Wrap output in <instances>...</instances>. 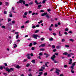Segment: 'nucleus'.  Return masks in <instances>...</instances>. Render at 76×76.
<instances>
[{"label": "nucleus", "mask_w": 76, "mask_h": 76, "mask_svg": "<svg viewBox=\"0 0 76 76\" xmlns=\"http://www.w3.org/2000/svg\"><path fill=\"white\" fill-rule=\"evenodd\" d=\"M22 3L23 4H25L26 2H25V1L23 0H20L18 2H17V4Z\"/></svg>", "instance_id": "nucleus-1"}, {"label": "nucleus", "mask_w": 76, "mask_h": 76, "mask_svg": "<svg viewBox=\"0 0 76 76\" xmlns=\"http://www.w3.org/2000/svg\"><path fill=\"white\" fill-rule=\"evenodd\" d=\"M56 73H57V75H58L60 74L59 72H60V69H58L57 68L56 69Z\"/></svg>", "instance_id": "nucleus-2"}, {"label": "nucleus", "mask_w": 76, "mask_h": 76, "mask_svg": "<svg viewBox=\"0 0 76 76\" xmlns=\"http://www.w3.org/2000/svg\"><path fill=\"white\" fill-rule=\"evenodd\" d=\"M32 37L34 39H37V38H37V37H38V35L37 34H34L32 36Z\"/></svg>", "instance_id": "nucleus-3"}, {"label": "nucleus", "mask_w": 76, "mask_h": 76, "mask_svg": "<svg viewBox=\"0 0 76 76\" xmlns=\"http://www.w3.org/2000/svg\"><path fill=\"white\" fill-rule=\"evenodd\" d=\"M55 57H56V56L55 55H53V56L51 58V59L53 60V61H54V58H55Z\"/></svg>", "instance_id": "nucleus-4"}, {"label": "nucleus", "mask_w": 76, "mask_h": 76, "mask_svg": "<svg viewBox=\"0 0 76 76\" xmlns=\"http://www.w3.org/2000/svg\"><path fill=\"white\" fill-rule=\"evenodd\" d=\"M15 68L17 69H20V66L18 65H17L15 66Z\"/></svg>", "instance_id": "nucleus-5"}, {"label": "nucleus", "mask_w": 76, "mask_h": 76, "mask_svg": "<svg viewBox=\"0 0 76 76\" xmlns=\"http://www.w3.org/2000/svg\"><path fill=\"white\" fill-rule=\"evenodd\" d=\"M47 14V12H45L44 13L42 14L41 16H45V15H46Z\"/></svg>", "instance_id": "nucleus-6"}, {"label": "nucleus", "mask_w": 76, "mask_h": 76, "mask_svg": "<svg viewBox=\"0 0 76 76\" xmlns=\"http://www.w3.org/2000/svg\"><path fill=\"white\" fill-rule=\"evenodd\" d=\"M72 63V59H69V64H71Z\"/></svg>", "instance_id": "nucleus-7"}, {"label": "nucleus", "mask_w": 76, "mask_h": 76, "mask_svg": "<svg viewBox=\"0 0 76 76\" xmlns=\"http://www.w3.org/2000/svg\"><path fill=\"white\" fill-rule=\"evenodd\" d=\"M3 68L4 69H5L6 68L5 67V66H1L0 67V69H1V70H2V69H3Z\"/></svg>", "instance_id": "nucleus-8"}, {"label": "nucleus", "mask_w": 76, "mask_h": 76, "mask_svg": "<svg viewBox=\"0 0 76 76\" xmlns=\"http://www.w3.org/2000/svg\"><path fill=\"white\" fill-rule=\"evenodd\" d=\"M6 71L8 72H10V69H9V68H6Z\"/></svg>", "instance_id": "nucleus-9"}, {"label": "nucleus", "mask_w": 76, "mask_h": 76, "mask_svg": "<svg viewBox=\"0 0 76 76\" xmlns=\"http://www.w3.org/2000/svg\"><path fill=\"white\" fill-rule=\"evenodd\" d=\"M13 46L14 48H16V47H18V45H16V44H14L13 45Z\"/></svg>", "instance_id": "nucleus-10"}, {"label": "nucleus", "mask_w": 76, "mask_h": 76, "mask_svg": "<svg viewBox=\"0 0 76 76\" xmlns=\"http://www.w3.org/2000/svg\"><path fill=\"white\" fill-rule=\"evenodd\" d=\"M28 4L29 5H32L34 4V2H33V1H32L30 3H29Z\"/></svg>", "instance_id": "nucleus-11"}, {"label": "nucleus", "mask_w": 76, "mask_h": 76, "mask_svg": "<svg viewBox=\"0 0 76 76\" xmlns=\"http://www.w3.org/2000/svg\"><path fill=\"white\" fill-rule=\"evenodd\" d=\"M49 39L50 40V41H54V39L52 37H51V38H50Z\"/></svg>", "instance_id": "nucleus-12"}, {"label": "nucleus", "mask_w": 76, "mask_h": 76, "mask_svg": "<svg viewBox=\"0 0 76 76\" xmlns=\"http://www.w3.org/2000/svg\"><path fill=\"white\" fill-rule=\"evenodd\" d=\"M59 36H60V37L62 36V34H61V33L60 32V31L59 32Z\"/></svg>", "instance_id": "nucleus-13"}, {"label": "nucleus", "mask_w": 76, "mask_h": 76, "mask_svg": "<svg viewBox=\"0 0 76 76\" xmlns=\"http://www.w3.org/2000/svg\"><path fill=\"white\" fill-rule=\"evenodd\" d=\"M41 6H42V5H39L38 6V9H40V7H41Z\"/></svg>", "instance_id": "nucleus-14"}, {"label": "nucleus", "mask_w": 76, "mask_h": 76, "mask_svg": "<svg viewBox=\"0 0 76 76\" xmlns=\"http://www.w3.org/2000/svg\"><path fill=\"white\" fill-rule=\"evenodd\" d=\"M49 31H51L53 30L51 27H50L49 28Z\"/></svg>", "instance_id": "nucleus-15"}, {"label": "nucleus", "mask_w": 76, "mask_h": 76, "mask_svg": "<svg viewBox=\"0 0 76 76\" xmlns=\"http://www.w3.org/2000/svg\"><path fill=\"white\" fill-rule=\"evenodd\" d=\"M10 72H11V71H13V70H14V69L13 68H11L10 69Z\"/></svg>", "instance_id": "nucleus-16"}, {"label": "nucleus", "mask_w": 76, "mask_h": 76, "mask_svg": "<svg viewBox=\"0 0 76 76\" xmlns=\"http://www.w3.org/2000/svg\"><path fill=\"white\" fill-rule=\"evenodd\" d=\"M49 63L48 62H47L46 63H45L46 67H48V66L47 65V64H48Z\"/></svg>", "instance_id": "nucleus-17"}, {"label": "nucleus", "mask_w": 76, "mask_h": 76, "mask_svg": "<svg viewBox=\"0 0 76 76\" xmlns=\"http://www.w3.org/2000/svg\"><path fill=\"white\" fill-rule=\"evenodd\" d=\"M44 39H45V38L44 37H42V38H41V41H44Z\"/></svg>", "instance_id": "nucleus-18"}, {"label": "nucleus", "mask_w": 76, "mask_h": 76, "mask_svg": "<svg viewBox=\"0 0 76 76\" xmlns=\"http://www.w3.org/2000/svg\"><path fill=\"white\" fill-rule=\"evenodd\" d=\"M76 62H74L72 64V66H73L74 67L75 66V64H76Z\"/></svg>", "instance_id": "nucleus-19"}, {"label": "nucleus", "mask_w": 76, "mask_h": 76, "mask_svg": "<svg viewBox=\"0 0 76 76\" xmlns=\"http://www.w3.org/2000/svg\"><path fill=\"white\" fill-rule=\"evenodd\" d=\"M46 17H47V18H48V19H50V16H49L48 15V14H47L46 15Z\"/></svg>", "instance_id": "nucleus-20"}, {"label": "nucleus", "mask_w": 76, "mask_h": 76, "mask_svg": "<svg viewBox=\"0 0 76 76\" xmlns=\"http://www.w3.org/2000/svg\"><path fill=\"white\" fill-rule=\"evenodd\" d=\"M71 72L72 73H75V71H74L73 69H71Z\"/></svg>", "instance_id": "nucleus-21"}, {"label": "nucleus", "mask_w": 76, "mask_h": 76, "mask_svg": "<svg viewBox=\"0 0 76 76\" xmlns=\"http://www.w3.org/2000/svg\"><path fill=\"white\" fill-rule=\"evenodd\" d=\"M70 41H72V42H73L74 41V40L72 39H69Z\"/></svg>", "instance_id": "nucleus-22"}, {"label": "nucleus", "mask_w": 76, "mask_h": 76, "mask_svg": "<svg viewBox=\"0 0 76 76\" xmlns=\"http://www.w3.org/2000/svg\"><path fill=\"white\" fill-rule=\"evenodd\" d=\"M67 54H68V53L67 52H65L63 53V55H67Z\"/></svg>", "instance_id": "nucleus-23"}, {"label": "nucleus", "mask_w": 76, "mask_h": 76, "mask_svg": "<svg viewBox=\"0 0 76 76\" xmlns=\"http://www.w3.org/2000/svg\"><path fill=\"white\" fill-rule=\"evenodd\" d=\"M31 62L33 63H35V60H32Z\"/></svg>", "instance_id": "nucleus-24"}, {"label": "nucleus", "mask_w": 76, "mask_h": 76, "mask_svg": "<svg viewBox=\"0 0 76 76\" xmlns=\"http://www.w3.org/2000/svg\"><path fill=\"white\" fill-rule=\"evenodd\" d=\"M31 28H33V29H34V28H36V26H32Z\"/></svg>", "instance_id": "nucleus-25"}, {"label": "nucleus", "mask_w": 76, "mask_h": 76, "mask_svg": "<svg viewBox=\"0 0 76 76\" xmlns=\"http://www.w3.org/2000/svg\"><path fill=\"white\" fill-rule=\"evenodd\" d=\"M35 3L37 4H38V3L37 0H35Z\"/></svg>", "instance_id": "nucleus-26"}, {"label": "nucleus", "mask_w": 76, "mask_h": 76, "mask_svg": "<svg viewBox=\"0 0 76 76\" xmlns=\"http://www.w3.org/2000/svg\"><path fill=\"white\" fill-rule=\"evenodd\" d=\"M24 15H25V16H26L27 15H28V12H25L24 14Z\"/></svg>", "instance_id": "nucleus-27"}, {"label": "nucleus", "mask_w": 76, "mask_h": 76, "mask_svg": "<svg viewBox=\"0 0 76 76\" xmlns=\"http://www.w3.org/2000/svg\"><path fill=\"white\" fill-rule=\"evenodd\" d=\"M47 73L45 72V73H44V76H47Z\"/></svg>", "instance_id": "nucleus-28"}, {"label": "nucleus", "mask_w": 76, "mask_h": 76, "mask_svg": "<svg viewBox=\"0 0 76 76\" xmlns=\"http://www.w3.org/2000/svg\"><path fill=\"white\" fill-rule=\"evenodd\" d=\"M45 46V44H42L41 45V47H44V46Z\"/></svg>", "instance_id": "nucleus-29"}, {"label": "nucleus", "mask_w": 76, "mask_h": 76, "mask_svg": "<svg viewBox=\"0 0 76 76\" xmlns=\"http://www.w3.org/2000/svg\"><path fill=\"white\" fill-rule=\"evenodd\" d=\"M38 32H39V30H36V31H35V32H35V33H37Z\"/></svg>", "instance_id": "nucleus-30"}, {"label": "nucleus", "mask_w": 76, "mask_h": 76, "mask_svg": "<svg viewBox=\"0 0 76 76\" xmlns=\"http://www.w3.org/2000/svg\"><path fill=\"white\" fill-rule=\"evenodd\" d=\"M32 45V43H31L30 44L28 45V46H29V47H31V46Z\"/></svg>", "instance_id": "nucleus-31"}, {"label": "nucleus", "mask_w": 76, "mask_h": 76, "mask_svg": "<svg viewBox=\"0 0 76 76\" xmlns=\"http://www.w3.org/2000/svg\"><path fill=\"white\" fill-rule=\"evenodd\" d=\"M9 3H8L7 2H6V4L7 6H8V5H9Z\"/></svg>", "instance_id": "nucleus-32"}, {"label": "nucleus", "mask_w": 76, "mask_h": 76, "mask_svg": "<svg viewBox=\"0 0 76 76\" xmlns=\"http://www.w3.org/2000/svg\"><path fill=\"white\" fill-rule=\"evenodd\" d=\"M12 24H14L15 23V21L13 20L12 21Z\"/></svg>", "instance_id": "nucleus-33"}, {"label": "nucleus", "mask_w": 76, "mask_h": 76, "mask_svg": "<svg viewBox=\"0 0 76 76\" xmlns=\"http://www.w3.org/2000/svg\"><path fill=\"white\" fill-rule=\"evenodd\" d=\"M19 38V34H18L16 36V39H18Z\"/></svg>", "instance_id": "nucleus-34"}, {"label": "nucleus", "mask_w": 76, "mask_h": 76, "mask_svg": "<svg viewBox=\"0 0 76 76\" xmlns=\"http://www.w3.org/2000/svg\"><path fill=\"white\" fill-rule=\"evenodd\" d=\"M3 75H4L5 76H7V74L6 73H3Z\"/></svg>", "instance_id": "nucleus-35"}, {"label": "nucleus", "mask_w": 76, "mask_h": 76, "mask_svg": "<svg viewBox=\"0 0 76 76\" xmlns=\"http://www.w3.org/2000/svg\"><path fill=\"white\" fill-rule=\"evenodd\" d=\"M45 1H46V0H43L42 1V3H45Z\"/></svg>", "instance_id": "nucleus-36"}, {"label": "nucleus", "mask_w": 76, "mask_h": 76, "mask_svg": "<svg viewBox=\"0 0 76 76\" xmlns=\"http://www.w3.org/2000/svg\"><path fill=\"white\" fill-rule=\"evenodd\" d=\"M29 22V20H27L26 22V23H28Z\"/></svg>", "instance_id": "nucleus-37"}, {"label": "nucleus", "mask_w": 76, "mask_h": 76, "mask_svg": "<svg viewBox=\"0 0 76 76\" xmlns=\"http://www.w3.org/2000/svg\"><path fill=\"white\" fill-rule=\"evenodd\" d=\"M71 69H74V66H71L70 67Z\"/></svg>", "instance_id": "nucleus-38"}, {"label": "nucleus", "mask_w": 76, "mask_h": 76, "mask_svg": "<svg viewBox=\"0 0 76 76\" xmlns=\"http://www.w3.org/2000/svg\"><path fill=\"white\" fill-rule=\"evenodd\" d=\"M37 58H39V59H40V60H41V58L40 56H38Z\"/></svg>", "instance_id": "nucleus-39"}, {"label": "nucleus", "mask_w": 76, "mask_h": 76, "mask_svg": "<svg viewBox=\"0 0 76 76\" xmlns=\"http://www.w3.org/2000/svg\"><path fill=\"white\" fill-rule=\"evenodd\" d=\"M47 11L49 12H50V11H51V9H48Z\"/></svg>", "instance_id": "nucleus-40"}, {"label": "nucleus", "mask_w": 76, "mask_h": 76, "mask_svg": "<svg viewBox=\"0 0 76 76\" xmlns=\"http://www.w3.org/2000/svg\"><path fill=\"white\" fill-rule=\"evenodd\" d=\"M52 48H55L56 47H55V46H54V45H53L52 46Z\"/></svg>", "instance_id": "nucleus-41"}, {"label": "nucleus", "mask_w": 76, "mask_h": 76, "mask_svg": "<svg viewBox=\"0 0 76 76\" xmlns=\"http://www.w3.org/2000/svg\"><path fill=\"white\" fill-rule=\"evenodd\" d=\"M36 27L37 28H39V24H37L36 25Z\"/></svg>", "instance_id": "nucleus-42"}, {"label": "nucleus", "mask_w": 76, "mask_h": 76, "mask_svg": "<svg viewBox=\"0 0 76 76\" xmlns=\"http://www.w3.org/2000/svg\"><path fill=\"white\" fill-rule=\"evenodd\" d=\"M31 50H35V48L34 47H32L31 48Z\"/></svg>", "instance_id": "nucleus-43"}, {"label": "nucleus", "mask_w": 76, "mask_h": 76, "mask_svg": "<svg viewBox=\"0 0 76 76\" xmlns=\"http://www.w3.org/2000/svg\"><path fill=\"white\" fill-rule=\"evenodd\" d=\"M64 67L65 68H66V67H67V65H64Z\"/></svg>", "instance_id": "nucleus-44"}, {"label": "nucleus", "mask_w": 76, "mask_h": 76, "mask_svg": "<svg viewBox=\"0 0 76 76\" xmlns=\"http://www.w3.org/2000/svg\"><path fill=\"white\" fill-rule=\"evenodd\" d=\"M65 47H66V48H68V47H69V45H65Z\"/></svg>", "instance_id": "nucleus-45"}, {"label": "nucleus", "mask_w": 76, "mask_h": 76, "mask_svg": "<svg viewBox=\"0 0 76 76\" xmlns=\"http://www.w3.org/2000/svg\"><path fill=\"white\" fill-rule=\"evenodd\" d=\"M42 53H39V56H42Z\"/></svg>", "instance_id": "nucleus-46"}, {"label": "nucleus", "mask_w": 76, "mask_h": 76, "mask_svg": "<svg viewBox=\"0 0 76 76\" xmlns=\"http://www.w3.org/2000/svg\"><path fill=\"white\" fill-rule=\"evenodd\" d=\"M65 41V40L64 39H62V42H64Z\"/></svg>", "instance_id": "nucleus-47"}, {"label": "nucleus", "mask_w": 76, "mask_h": 76, "mask_svg": "<svg viewBox=\"0 0 76 76\" xmlns=\"http://www.w3.org/2000/svg\"><path fill=\"white\" fill-rule=\"evenodd\" d=\"M55 27H57L58 26V25L57 24H55Z\"/></svg>", "instance_id": "nucleus-48"}, {"label": "nucleus", "mask_w": 76, "mask_h": 76, "mask_svg": "<svg viewBox=\"0 0 76 76\" xmlns=\"http://www.w3.org/2000/svg\"><path fill=\"white\" fill-rule=\"evenodd\" d=\"M25 6L26 7H28V4H25Z\"/></svg>", "instance_id": "nucleus-49"}, {"label": "nucleus", "mask_w": 76, "mask_h": 76, "mask_svg": "<svg viewBox=\"0 0 76 76\" xmlns=\"http://www.w3.org/2000/svg\"><path fill=\"white\" fill-rule=\"evenodd\" d=\"M34 45H36V44H37V43L36 42H34L33 43Z\"/></svg>", "instance_id": "nucleus-50"}, {"label": "nucleus", "mask_w": 76, "mask_h": 76, "mask_svg": "<svg viewBox=\"0 0 76 76\" xmlns=\"http://www.w3.org/2000/svg\"><path fill=\"white\" fill-rule=\"evenodd\" d=\"M29 66V64H27L26 65V67H28Z\"/></svg>", "instance_id": "nucleus-51"}, {"label": "nucleus", "mask_w": 76, "mask_h": 76, "mask_svg": "<svg viewBox=\"0 0 76 76\" xmlns=\"http://www.w3.org/2000/svg\"><path fill=\"white\" fill-rule=\"evenodd\" d=\"M29 14L30 13H32V11H29L28 12Z\"/></svg>", "instance_id": "nucleus-52"}, {"label": "nucleus", "mask_w": 76, "mask_h": 76, "mask_svg": "<svg viewBox=\"0 0 76 76\" xmlns=\"http://www.w3.org/2000/svg\"><path fill=\"white\" fill-rule=\"evenodd\" d=\"M9 16H10V17H12L13 16L12 14L9 15Z\"/></svg>", "instance_id": "nucleus-53"}, {"label": "nucleus", "mask_w": 76, "mask_h": 76, "mask_svg": "<svg viewBox=\"0 0 76 76\" xmlns=\"http://www.w3.org/2000/svg\"><path fill=\"white\" fill-rule=\"evenodd\" d=\"M10 21H11V19H9L8 20V22H10Z\"/></svg>", "instance_id": "nucleus-54"}, {"label": "nucleus", "mask_w": 76, "mask_h": 76, "mask_svg": "<svg viewBox=\"0 0 76 76\" xmlns=\"http://www.w3.org/2000/svg\"><path fill=\"white\" fill-rule=\"evenodd\" d=\"M40 12H44V10H40Z\"/></svg>", "instance_id": "nucleus-55"}, {"label": "nucleus", "mask_w": 76, "mask_h": 76, "mask_svg": "<svg viewBox=\"0 0 76 76\" xmlns=\"http://www.w3.org/2000/svg\"><path fill=\"white\" fill-rule=\"evenodd\" d=\"M23 18H26V16L25 15H23Z\"/></svg>", "instance_id": "nucleus-56"}, {"label": "nucleus", "mask_w": 76, "mask_h": 76, "mask_svg": "<svg viewBox=\"0 0 76 76\" xmlns=\"http://www.w3.org/2000/svg\"><path fill=\"white\" fill-rule=\"evenodd\" d=\"M35 13H34V12H33L32 13V16H34V15H35Z\"/></svg>", "instance_id": "nucleus-57"}, {"label": "nucleus", "mask_w": 76, "mask_h": 76, "mask_svg": "<svg viewBox=\"0 0 76 76\" xmlns=\"http://www.w3.org/2000/svg\"><path fill=\"white\" fill-rule=\"evenodd\" d=\"M43 70L42 69V68L41 69H40L39 70V71H43Z\"/></svg>", "instance_id": "nucleus-58"}, {"label": "nucleus", "mask_w": 76, "mask_h": 76, "mask_svg": "<svg viewBox=\"0 0 76 76\" xmlns=\"http://www.w3.org/2000/svg\"><path fill=\"white\" fill-rule=\"evenodd\" d=\"M25 28V26H21V28L22 29L23 28Z\"/></svg>", "instance_id": "nucleus-59"}, {"label": "nucleus", "mask_w": 76, "mask_h": 76, "mask_svg": "<svg viewBox=\"0 0 76 76\" xmlns=\"http://www.w3.org/2000/svg\"><path fill=\"white\" fill-rule=\"evenodd\" d=\"M42 74V72H40L39 73V75H41Z\"/></svg>", "instance_id": "nucleus-60"}, {"label": "nucleus", "mask_w": 76, "mask_h": 76, "mask_svg": "<svg viewBox=\"0 0 76 76\" xmlns=\"http://www.w3.org/2000/svg\"><path fill=\"white\" fill-rule=\"evenodd\" d=\"M68 28H65V31H68Z\"/></svg>", "instance_id": "nucleus-61"}, {"label": "nucleus", "mask_w": 76, "mask_h": 76, "mask_svg": "<svg viewBox=\"0 0 76 76\" xmlns=\"http://www.w3.org/2000/svg\"><path fill=\"white\" fill-rule=\"evenodd\" d=\"M2 28H4L5 29V26H2Z\"/></svg>", "instance_id": "nucleus-62"}, {"label": "nucleus", "mask_w": 76, "mask_h": 76, "mask_svg": "<svg viewBox=\"0 0 76 76\" xmlns=\"http://www.w3.org/2000/svg\"><path fill=\"white\" fill-rule=\"evenodd\" d=\"M28 76H32V75L31 74H28Z\"/></svg>", "instance_id": "nucleus-63"}, {"label": "nucleus", "mask_w": 76, "mask_h": 76, "mask_svg": "<svg viewBox=\"0 0 76 76\" xmlns=\"http://www.w3.org/2000/svg\"><path fill=\"white\" fill-rule=\"evenodd\" d=\"M40 50L41 51H44V49L42 48V49H41Z\"/></svg>", "instance_id": "nucleus-64"}]
</instances>
